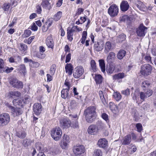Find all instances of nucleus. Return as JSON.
Listing matches in <instances>:
<instances>
[{
	"mask_svg": "<svg viewBox=\"0 0 156 156\" xmlns=\"http://www.w3.org/2000/svg\"><path fill=\"white\" fill-rule=\"evenodd\" d=\"M84 114L86 121L88 123L92 122L96 117V108L94 106L88 107L84 111Z\"/></svg>",
	"mask_w": 156,
	"mask_h": 156,
	"instance_id": "nucleus-1",
	"label": "nucleus"
},
{
	"mask_svg": "<svg viewBox=\"0 0 156 156\" xmlns=\"http://www.w3.org/2000/svg\"><path fill=\"white\" fill-rule=\"evenodd\" d=\"M152 67L149 64L146 63L143 65L141 66L140 73L143 76L146 77L151 73Z\"/></svg>",
	"mask_w": 156,
	"mask_h": 156,
	"instance_id": "nucleus-2",
	"label": "nucleus"
},
{
	"mask_svg": "<svg viewBox=\"0 0 156 156\" xmlns=\"http://www.w3.org/2000/svg\"><path fill=\"white\" fill-rule=\"evenodd\" d=\"M10 121V116L7 113H3L0 115V126L7 125Z\"/></svg>",
	"mask_w": 156,
	"mask_h": 156,
	"instance_id": "nucleus-3",
	"label": "nucleus"
},
{
	"mask_svg": "<svg viewBox=\"0 0 156 156\" xmlns=\"http://www.w3.org/2000/svg\"><path fill=\"white\" fill-rule=\"evenodd\" d=\"M51 136L55 141L59 140L61 138L62 134L61 129L59 127L54 129L51 131Z\"/></svg>",
	"mask_w": 156,
	"mask_h": 156,
	"instance_id": "nucleus-4",
	"label": "nucleus"
},
{
	"mask_svg": "<svg viewBox=\"0 0 156 156\" xmlns=\"http://www.w3.org/2000/svg\"><path fill=\"white\" fill-rule=\"evenodd\" d=\"M10 84L13 87L18 89H22L23 87V82L16 78L11 79L9 82Z\"/></svg>",
	"mask_w": 156,
	"mask_h": 156,
	"instance_id": "nucleus-5",
	"label": "nucleus"
},
{
	"mask_svg": "<svg viewBox=\"0 0 156 156\" xmlns=\"http://www.w3.org/2000/svg\"><path fill=\"white\" fill-rule=\"evenodd\" d=\"M73 150L75 156H81L80 155L84 152L85 148L83 145H79L73 147Z\"/></svg>",
	"mask_w": 156,
	"mask_h": 156,
	"instance_id": "nucleus-6",
	"label": "nucleus"
},
{
	"mask_svg": "<svg viewBox=\"0 0 156 156\" xmlns=\"http://www.w3.org/2000/svg\"><path fill=\"white\" fill-rule=\"evenodd\" d=\"M119 10L118 6L115 4H113L110 6L108 8V12L111 16L113 17L118 15Z\"/></svg>",
	"mask_w": 156,
	"mask_h": 156,
	"instance_id": "nucleus-7",
	"label": "nucleus"
},
{
	"mask_svg": "<svg viewBox=\"0 0 156 156\" xmlns=\"http://www.w3.org/2000/svg\"><path fill=\"white\" fill-rule=\"evenodd\" d=\"M71 124V121L67 118H63L60 121V126L63 129L69 128Z\"/></svg>",
	"mask_w": 156,
	"mask_h": 156,
	"instance_id": "nucleus-8",
	"label": "nucleus"
},
{
	"mask_svg": "<svg viewBox=\"0 0 156 156\" xmlns=\"http://www.w3.org/2000/svg\"><path fill=\"white\" fill-rule=\"evenodd\" d=\"M74 71L73 76L76 78H79L84 73L83 68L81 66L76 67Z\"/></svg>",
	"mask_w": 156,
	"mask_h": 156,
	"instance_id": "nucleus-9",
	"label": "nucleus"
},
{
	"mask_svg": "<svg viewBox=\"0 0 156 156\" xmlns=\"http://www.w3.org/2000/svg\"><path fill=\"white\" fill-rule=\"evenodd\" d=\"M147 29V27L144 26L143 24H141L136 29V32L139 36L143 37L145 36Z\"/></svg>",
	"mask_w": 156,
	"mask_h": 156,
	"instance_id": "nucleus-10",
	"label": "nucleus"
},
{
	"mask_svg": "<svg viewBox=\"0 0 156 156\" xmlns=\"http://www.w3.org/2000/svg\"><path fill=\"white\" fill-rule=\"evenodd\" d=\"M104 45L103 41L101 40H98L94 44V49L98 52L101 51L103 48Z\"/></svg>",
	"mask_w": 156,
	"mask_h": 156,
	"instance_id": "nucleus-11",
	"label": "nucleus"
},
{
	"mask_svg": "<svg viewBox=\"0 0 156 156\" xmlns=\"http://www.w3.org/2000/svg\"><path fill=\"white\" fill-rule=\"evenodd\" d=\"M33 110L34 114L36 115H39L41 113L42 109L41 105L39 103H36L33 106Z\"/></svg>",
	"mask_w": 156,
	"mask_h": 156,
	"instance_id": "nucleus-12",
	"label": "nucleus"
},
{
	"mask_svg": "<svg viewBox=\"0 0 156 156\" xmlns=\"http://www.w3.org/2000/svg\"><path fill=\"white\" fill-rule=\"evenodd\" d=\"M46 43L48 48H53L54 46V42L51 35H49L46 40Z\"/></svg>",
	"mask_w": 156,
	"mask_h": 156,
	"instance_id": "nucleus-13",
	"label": "nucleus"
},
{
	"mask_svg": "<svg viewBox=\"0 0 156 156\" xmlns=\"http://www.w3.org/2000/svg\"><path fill=\"white\" fill-rule=\"evenodd\" d=\"M129 7V5L127 1H122L120 4V9L122 12H125L127 11Z\"/></svg>",
	"mask_w": 156,
	"mask_h": 156,
	"instance_id": "nucleus-14",
	"label": "nucleus"
},
{
	"mask_svg": "<svg viewBox=\"0 0 156 156\" xmlns=\"http://www.w3.org/2000/svg\"><path fill=\"white\" fill-rule=\"evenodd\" d=\"M108 141L105 138H101L98 140V145L100 147L105 148L107 146Z\"/></svg>",
	"mask_w": 156,
	"mask_h": 156,
	"instance_id": "nucleus-15",
	"label": "nucleus"
},
{
	"mask_svg": "<svg viewBox=\"0 0 156 156\" xmlns=\"http://www.w3.org/2000/svg\"><path fill=\"white\" fill-rule=\"evenodd\" d=\"M12 103L15 106L21 107L23 105L24 101L23 100L18 98L13 99Z\"/></svg>",
	"mask_w": 156,
	"mask_h": 156,
	"instance_id": "nucleus-16",
	"label": "nucleus"
},
{
	"mask_svg": "<svg viewBox=\"0 0 156 156\" xmlns=\"http://www.w3.org/2000/svg\"><path fill=\"white\" fill-rule=\"evenodd\" d=\"M135 4L137 7L141 11H144L147 9L146 6L145 5L140 1L136 2Z\"/></svg>",
	"mask_w": 156,
	"mask_h": 156,
	"instance_id": "nucleus-17",
	"label": "nucleus"
},
{
	"mask_svg": "<svg viewBox=\"0 0 156 156\" xmlns=\"http://www.w3.org/2000/svg\"><path fill=\"white\" fill-rule=\"evenodd\" d=\"M131 135L128 134L126 136L122 139V144L123 145H129L131 142Z\"/></svg>",
	"mask_w": 156,
	"mask_h": 156,
	"instance_id": "nucleus-18",
	"label": "nucleus"
},
{
	"mask_svg": "<svg viewBox=\"0 0 156 156\" xmlns=\"http://www.w3.org/2000/svg\"><path fill=\"white\" fill-rule=\"evenodd\" d=\"M21 93L18 91H10L8 93L9 98H13L16 97H20Z\"/></svg>",
	"mask_w": 156,
	"mask_h": 156,
	"instance_id": "nucleus-19",
	"label": "nucleus"
},
{
	"mask_svg": "<svg viewBox=\"0 0 156 156\" xmlns=\"http://www.w3.org/2000/svg\"><path fill=\"white\" fill-rule=\"evenodd\" d=\"M115 66L113 64H109L107 65L106 68V71L108 74H111L113 72L115 69Z\"/></svg>",
	"mask_w": 156,
	"mask_h": 156,
	"instance_id": "nucleus-20",
	"label": "nucleus"
},
{
	"mask_svg": "<svg viewBox=\"0 0 156 156\" xmlns=\"http://www.w3.org/2000/svg\"><path fill=\"white\" fill-rule=\"evenodd\" d=\"M69 90L67 88L64 89L61 91V97L64 98H69Z\"/></svg>",
	"mask_w": 156,
	"mask_h": 156,
	"instance_id": "nucleus-21",
	"label": "nucleus"
},
{
	"mask_svg": "<svg viewBox=\"0 0 156 156\" xmlns=\"http://www.w3.org/2000/svg\"><path fill=\"white\" fill-rule=\"evenodd\" d=\"M97 126L95 125H92L89 126L88 129L89 133L92 134V133L95 134L98 132Z\"/></svg>",
	"mask_w": 156,
	"mask_h": 156,
	"instance_id": "nucleus-22",
	"label": "nucleus"
},
{
	"mask_svg": "<svg viewBox=\"0 0 156 156\" xmlns=\"http://www.w3.org/2000/svg\"><path fill=\"white\" fill-rule=\"evenodd\" d=\"M41 5L43 8L50 9V3L48 0H42Z\"/></svg>",
	"mask_w": 156,
	"mask_h": 156,
	"instance_id": "nucleus-23",
	"label": "nucleus"
},
{
	"mask_svg": "<svg viewBox=\"0 0 156 156\" xmlns=\"http://www.w3.org/2000/svg\"><path fill=\"white\" fill-rule=\"evenodd\" d=\"M65 69L66 73H68L69 75H71L72 74L73 67L71 64H67L65 66Z\"/></svg>",
	"mask_w": 156,
	"mask_h": 156,
	"instance_id": "nucleus-24",
	"label": "nucleus"
},
{
	"mask_svg": "<svg viewBox=\"0 0 156 156\" xmlns=\"http://www.w3.org/2000/svg\"><path fill=\"white\" fill-rule=\"evenodd\" d=\"M94 80L96 84H98L101 83L103 78L102 76L100 74L95 75L94 76Z\"/></svg>",
	"mask_w": 156,
	"mask_h": 156,
	"instance_id": "nucleus-25",
	"label": "nucleus"
},
{
	"mask_svg": "<svg viewBox=\"0 0 156 156\" xmlns=\"http://www.w3.org/2000/svg\"><path fill=\"white\" fill-rule=\"evenodd\" d=\"M115 55L113 52H110L107 58V62L108 63L111 62L112 60H114L115 58Z\"/></svg>",
	"mask_w": 156,
	"mask_h": 156,
	"instance_id": "nucleus-26",
	"label": "nucleus"
},
{
	"mask_svg": "<svg viewBox=\"0 0 156 156\" xmlns=\"http://www.w3.org/2000/svg\"><path fill=\"white\" fill-rule=\"evenodd\" d=\"M126 75L124 73H119L118 74H115L113 76V80H116L122 79Z\"/></svg>",
	"mask_w": 156,
	"mask_h": 156,
	"instance_id": "nucleus-27",
	"label": "nucleus"
},
{
	"mask_svg": "<svg viewBox=\"0 0 156 156\" xmlns=\"http://www.w3.org/2000/svg\"><path fill=\"white\" fill-rule=\"evenodd\" d=\"M99 66L100 67L102 72L104 73H105V61L103 59H100L99 60Z\"/></svg>",
	"mask_w": 156,
	"mask_h": 156,
	"instance_id": "nucleus-28",
	"label": "nucleus"
},
{
	"mask_svg": "<svg viewBox=\"0 0 156 156\" xmlns=\"http://www.w3.org/2000/svg\"><path fill=\"white\" fill-rule=\"evenodd\" d=\"M126 51L124 50H121L118 52L117 55V58L121 60L125 56Z\"/></svg>",
	"mask_w": 156,
	"mask_h": 156,
	"instance_id": "nucleus-29",
	"label": "nucleus"
},
{
	"mask_svg": "<svg viewBox=\"0 0 156 156\" xmlns=\"http://www.w3.org/2000/svg\"><path fill=\"white\" fill-rule=\"evenodd\" d=\"M16 136L20 139L24 138L26 136L25 132L23 130H19L16 132Z\"/></svg>",
	"mask_w": 156,
	"mask_h": 156,
	"instance_id": "nucleus-30",
	"label": "nucleus"
},
{
	"mask_svg": "<svg viewBox=\"0 0 156 156\" xmlns=\"http://www.w3.org/2000/svg\"><path fill=\"white\" fill-rule=\"evenodd\" d=\"M14 111V112H12V113L14 116L21 115L23 112L22 110L19 108H15Z\"/></svg>",
	"mask_w": 156,
	"mask_h": 156,
	"instance_id": "nucleus-31",
	"label": "nucleus"
},
{
	"mask_svg": "<svg viewBox=\"0 0 156 156\" xmlns=\"http://www.w3.org/2000/svg\"><path fill=\"white\" fill-rule=\"evenodd\" d=\"M112 47L111 42L109 41L107 42L105 44V53H108Z\"/></svg>",
	"mask_w": 156,
	"mask_h": 156,
	"instance_id": "nucleus-32",
	"label": "nucleus"
},
{
	"mask_svg": "<svg viewBox=\"0 0 156 156\" xmlns=\"http://www.w3.org/2000/svg\"><path fill=\"white\" fill-rule=\"evenodd\" d=\"M143 58L145 59L147 62L153 64L151 61V57L149 54H147L146 55H144L143 56Z\"/></svg>",
	"mask_w": 156,
	"mask_h": 156,
	"instance_id": "nucleus-33",
	"label": "nucleus"
},
{
	"mask_svg": "<svg viewBox=\"0 0 156 156\" xmlns=\"http://www.w3.org/2000/svg\"><path fill=\"white\" fill-rule=\"evenodd\" d=\"M31 141L29 139H25L23 140V144L25 147H27L30 145Z\"/></svg>",
	"mask_w": 156,
	"mask_h": 156,
	"instance_id": "nucleus-34",
	"label": "nucleus"
},
{
	"mask_svg": "<svg viewBox=\"0 0 156 156\" xmlns=\"http://www.w3.org/2000/svg\"><path fill=\"white\" fill-rule=\"evenodd\" d=\"M150 85V84L149 81H145L142 83L141 87L143 88V90H144L148 88Z\"/></svg>",
	"mask_w": 156,
	"mask_h": 156,
	"instance_id": "nucleus-35",
	"label": "nucleus"
},
{
	"mask_svg": "<svg viewBox=\"0 0 156 156\" xmlns=\"http://www.w3.org/2000/svg\"><path fill=\"white\" fill-rule=\"evenodd\" d=\"M5 106L8 109L10 110L12 113V112H14V109H15V107L9 103L7 102H4Z\"/></svg>",
	"mask_w": 156,
	"mask_h": 156,
	"instance_id": "nucleus-36",
	"label": "nucleus"
},
{
	"mask_svg": "<svg viewBox=\"0 0 156 156\" xmlns=\"http://www.w3.org/2000/svg\"><path fill=\"white\" fill-rule=\"evenodd\" d=\"M62 15V12L61 11L58 12L55 14L54 16V19L55 21H58L61 17Z\"/></svg>",
	"mask_w": 156,
	"mask_h": 156,
	"instance_id": "nucleus-37",
	"label": "nucleus"
},
{
	"mask_svg": "<svg viewBox=\"0 0 156 156\" xmlns=\"http://www.w3.org/2000/svg\"><path fill=\"white\" fill-rule=\"evenodd\" d=\"M36 148L39 152H43V145L40 143H37L36 145Z\"/></svg>",
	"mask_w": 156,
	"mask_h": 156,
	"instance_id": "nucleus-38",
	"label": "nucleus"
},
{
	"mask_svg": "<svg viewBox=\"0 0 156 156\" xmlns=\"http://www.w3.org/2000/svg\"><path fill=\"white\" fill-rule=\"evenodd\" d=\"M56 69V66L55 64H52L51 67L50 72L51 74L54 75L55 73Z\"/></svg>",
	"mask_w": 156,
	"mask_h": 156,
	"instance_id": "nucleus-39",
	"label": "nucleus"
},
{
	"mask_svg": "<svg viewBox=\"0 0 156 156\" xmlns=\"http://www.w3.org/2000/svg\"><path fill=\"white\" fill-rule=\"evenodd\" d=\"M113 97L117 101H119L121 99L122 97L120 94L117 92L114 93L113 95Z\"/></svg>",
	"mask_w": 156,
	"mask_h": 156,
	"instance_id": "nucleus-40",
	"label": "nucleus"
},
{
	"mask_svg": "<svg viewBox=\"0 0 156 156\" xmlns=\"http://www.w3.org/2000/svg\"><path fill=\"white\" fill-rule=\"evenodd\" d=\"M5 66V63L4 60L0 58V73H2Z\"/></svg>",
	"mask_w": 156,
	"mask_h": 156,
	"instance_id": "nucleus-41",
	"label": "nucleus"
},
{
	"mask_svg": "<svg viewBox=\"0 0 156 156\" xmlns=\"http://www.w3.org/2000/svg\"><path fill=\"white\" fill-rule=\"evenodd\" d=\"M94 156H102V153L101 151L99 149H96L94 150Z\"/></svg>",
	"mask_w": 156,
	"mask_h": 156,
	"instance_id": "nucleus-42",
	"label": "nucleus"
},
{
	"mask_svg": "<svg viewBox=\"0 0 156 156\" xmlns=\"http://www.w3.org/2000/svg\"><path fill=\"white\" fill-rule=\"evenodd\" d=\"M140 97L141 100L142 101L145 100V99L147 98V96L146 95V94L145 92H141L140 93Z\"/></svg>",
	"mask_w": 156,
	"mask_h": 156,
	"instance_id": "nucleus-43",
	"label": "nucleus"
},
{
	"mask_svg": "<svg viewBox=\"0 0 156 156\" xmlns=\"http://www.w3.org/2000/svg\"><path fill=\"white\" fill-rule=\"evenodd\" d=\"M126 38V35L124 34L120 35L118 37V39L119 42L124 41Z\"/></svg>",
	"mask_w": 156,
	"mask_h": 156,
	"instance_id": "nucleus-44",
	"label": "nucleus"
},
{
	"mask_svg": "<svg viewBox=\"0 0 156 156\" xmlns=\"http://www.w3.org/2000/svg\"><path fill=\"white\" fill-rule=\"evenodd\" d=\"M67 39L69 41H71L73 39V38L72 37L73 35V33L71 31H69V30H67Z\"/></svg>",
	"mask_w": 156,
	"mask_h": 156,
	"instance_id": "nucleus-45",
	"label": "nucleus"
},
{
	"mask_svg": "<svg viewBox=\"0 0 156 156\" xmlns=\"http://www.w3.org/2000/svg\"><path fill=\"white\" fill-rule=\"evenodd\" d=\"M90 64L92 69L94 71H96V68L95 61L94 60H91L90 62Z\"/></svg>",
	"mask_w": 156,
	"mask_h": 156,
	"instance_id": "nucleus-46",
	"label": "nucleus"
},
{
	"mask_svg": "<svg viewBox=\"0 0 156 156\" xmlns=\"http://www.w3.org/2000/svg\"><path fill=\"white\" fill-rule=\"evenodd\" d=\"M136 128L137 131L138 132H141L143 130V127L142 124L140 123H138L136 124Z\"/></svg>",
	"mask_w": 156,
	"mask_h": 156,
	"instance_id": "nucleus-47",
	"label": "nucleus"
},
{
	"mask_svg": "<svg viewBox=\"0 0 156 156\" xmlns=\"http://www.w3.org/2000/svg\"><path fill=\"white\" fill-rule=\"evenodd\" d=\"M20 68V70L21 71L24 76H25V73H26V68L24 65L22 64L20 65L19 66Z\"/></svg>",
	"mask_w": 156,
	"mask_h": 156,
	"instance_id": "nucleus-48",
	"label": "nucleus"
},
{
	"mask_svg": "<svg viewBox=\"0 0 156 156\" xmlns=\"http://www.w3.org/2000/svg\"><path fill=\"white\" fill-rule=\"evenodd\" d=\"M13 69V68L12 67L10 68H9L8 67H4L3 73V72H5L6 73H9L12 71Z\"/></svg>",
	"mask_w": 156,
	"mask_h": 156,
	"instance_id": "nucleus-49",
	"label": "nucleus"
},
{
	"mask_svg": "<svg viewBox=\"0 0 156 156\" xmlns=\"http://www.w3.org/2000/svg\"><path fill=\"white\" fill-rule=\"evenodd\" d=\"M97 129L98 131L99 130L102 129L103 128V124L101 122H98L97 123Z\"/></svg>",
	"mask_w": 156,
	"mask_h": 156,
	"instance_id": "nucleus-50",
	"label": "nucleus"
},
{
	"mask_svg": "<svg viewBox=\"0 0 156 156\" xmlns=\"http://www.w3.org/2000/svg\"><path fill=\"white\" fill-rule=\"evenodd\" d=\"M144 92L146 94V95L147 96V97L150 96L152 94L153 92L152 90H151L147 89H146V90H144Z\"/></svg>",
	"mask_w": 156,
	"mask_h": 156,
	"instance_id": "nucleus-51",
	"label": "nucleus"
},
{
	"mask_svg": "<svg viewBox=\"0 0 156 156\" xmlns=\"http://www.w3.org/2000/svg\"><path fill=\"white\" fill-rule=\"evenodd\" d=\"M31 33V30H27L24 31L23 36L24 37H27L30 36Z\"/></svg>",
	"mask_w": 156,
	"mask_h": 156,
	"instance_id": "nucleus-52",
	"label": "nucleus"
},
{
	"mask_svg": "<svg viewBox=\"0 0 156 156\" xmlns=\"http://www.w3.org/2000/svg\"><path fill=\"white\" fill-rule=\"evenodd\" d=\"M20 44V50L23 51H26L27 48V46L23 43H21Z\"/></svg>",
	"mask_w": 156,
	"mask_h": 156,
	"instance_id": "nucleus-53",
	"label": "nucleus"
},
{
	"mask_svg": "<svg viewBox=\"0 0 156 156\" xmlns=\"http://www.w3.org/2000/svg\"><path fill=\"white\" fill-rule=\"evenodd\" d=\"M10 4L9 3H5L3 5L2 8L5 11H7L9 10L10 7Z\"/></svg>",
	"mask_w": 156,
	"mask_h": 156,
	"instance_id": "nucleus-54",
	"label": "nucleus"
},
{
	"mask_svg": "<svg viewBox=\"0 0 156 156\" xmlns=\"http://www.w3.org/2000/svg\"><path fill=\"white\" fill-rule=\"evenodd\" d=\"M149 105L147 103L144 104L142 106V108L145 111L149 110Z\"/></svg>",
	"mask_w": 156,
	"mask_h": 156,
	"instance_id": "nucleus-55",
	"label": "nucleus"
},
{
	"mask_svg": "<svg viewBox=\"0 0 156 156\" xmlns=\"http://www.w3.org/2000/svg\"><path fill=\"white\" fill-rule=\"evenodd\" d=\"M69 137L67 135H65L63 137V140L62 141L66 142L67 143H69Z\"/></svg>",
	"mask_w": 156,
	"mask_h": 156,
	"instance_id": "nucleus-56",
	"label": "nucleus"
},
{
	"mask_svg": "<svg viewBox=\"0 0 156 156\" xmlns=\"http://www.w3.org/2000/svg\"><path fill=\"white\" fill-rule=\"evenodd\" d=\"M99 94L101 99L102 102L105 101V99L103 95V92L102 91H100L99 92Z\"/></svg>",
	"mask_w": 156,
	"mask_h": 156,
	"instance_id": "nucleus-57",
	"label": "nucleus"
},
{
	"mask_svg": "<svg viewBox=\"0 0 156 156\" xmlns=\"http://www.w3.org/2000/svg\"><path fill=\"white\" fill-rule=\"evenodd\" d=\"M78 103L75 100H72L70 103V105L72 108H74L77 106Z\"/></svg>",
	"mask_w": 156,
	"mask_h": 156,
	"instance_id": "nucleus-58",
	"label": "nucleus"
},
{
	"mask_svg": "<svg viewBox=\"0 0 156 156\" xmlns=\"http://www.w3.org/2000/svg\"><path fill=\"white\" fill-rule=\"evenodd\" d=\"M68 143L62 141L61 145V147L62 149H66L67 147Z\"/></svg>",
	"mask_w": 156,
	"mask_h": 156,
	"instance_id": "nucleus-59",
	"label": "nucleus"
},
{
	"mask_svg": "<svg viewBox=\"0 0 156 156\" xmlns=\"http://www.w3.org/2000/svg\"><path fill=\"white\" fill-rule=\"evenodd\" d=\"M121 93L122 94L126 95V96H128L129 95V90L128 88H127L125 90H122L121 92Z\"/></svg>",
	"mask_w": 156,
	"mask_h": 156,
	"instance_id": "nucleus-60",
	"label": "nucleus"
},
{
	"mask_svg": "<svg viewBox=\"0 0 156 156\" xmlns=\"http://www.w3.org/2000/svg\"><path fill=\"white\" fill-rule=\"evenodd\" d=\"M102 118L106 122L108 121V115L105 113H103L101 115Z\"/></svg>",
	"mask_w": 156,
	"mask_h": 156,
	"instance_id": "nucleus-61",
	"label": "nucleus"
},
{
	"mask_svg": "<svg viewBox=\"0 0 156 156\" xmlns=\"http://www.w3.org/2000/svg\"><path fill=\"white\" fill-rule=\"evenodd\" d=\"M31 29L34 31H36L37 30L38 27L35 23H34L31 26Z\"/></svg>",
	"mask_w": 156,
	"mask_h": 156,
	"instance_id": "nucleus-62",
	"label": "nucleus"
},
{
	"mask_svg": "<svg viewBox=\"0 0 156 156\" xmlns=\"http://www.w3.org/2000/svg\"><path fill=\"white\" fill-rule=\"evenodd\" d=\"M109 106L111 110H114L115 109V108L116 107V106L112 102L109 103Z\"/></svg>",
	"mask_w": 156,
	"mask_h": 156,
	"instance_id": "nucleus-63",
	"label": "nucleus"
},
{
	"mask_svg": "<svg viewBox=\"0 0 156 156\" xmlns=\"http://www.w3.org/2000/svg\"><path fill=\"white\" fill-rule=\"evenodd\" d=\"M45 56V54H42L41 52L37 54V57L41 59H44Z\"/></svg>",
	"mask_w": 156,
	"mask_h": 156,
	"instance_id": "nucleus-64",
	"label": "nucleus"
}]
</instances>
